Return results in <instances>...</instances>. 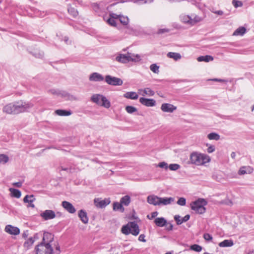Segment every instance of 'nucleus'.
I'll use <instances>...</instances> for the list:
<instances>
[{
  "label": "nucleus",
  "mask_w": 254,
  "mask_h": 254,
  "mask_svg": "<svg viewBox=\"0 0 254 254\" xmlns=\"http://www.w3.org/2000/svg\"><path fill=\"white\" fill-rule=\"evenodd\" d=\"M33 106V105L31 103L19 101L5 105L3 111L8 114H18L28 111Z\"/></svg>",
  "instance_id": "nucleus-1"
},
{
  "label": "nucleus",
  "mask_w": 254,
  "mask_h": 254,
  "mask_svg": "<svg viewBox=\"0 0 254 254\" xmlns=\"http://www.w3.org/2000/svg\"><path fill=\"white\" fill-rule=\"evenodd\" d=\"M210 161V157L205 154L194 151L190 156L189 163L196 166L203 165Z\"/></svg>",
  "instance_id": "nucleus-2"
},
{
  "label": "nucleus",
  "mask_w": 254,
  "mask_h": 254,
  "mask_svg": "<svg viewBox=\"0 0 254 254\" xmlns=\"http://www.w3.org/2000/svg\"><path fill=\"white\" fill-rule=\"evenodd\" d=\"M206 204L207 202L204 199L199 198L190 204L191 209L194 211L196 213L202 214L206 211L204 205Z\"/></svg>",
  "instance_id": "nucleus-3"
},
{
  "label": "nucleus",
  "mask_w": 254,
  "mask_h": 254,
  "mask_svg": "<svg viewBox=\"0 0 254 254\" xmlns=\"http://www.w3.org/2000/svg\"><path fill=\"white\" fill-rule=\"evenodd\" d=\"M118 62L122 63H127L129 61L132 62H138L140 61V57L139 55H134L129 53L127 54H120L116 58Z\"/></svg>",
  "instance_id": "nucleus-4"
},
{
  "label": "nucleus",
  "mask_w": 254,
  "mask_h": 254,
  "mask_svg": "<svg viewBox=\"0 0 254 254\" xmlns=\"http://www.w3.org/2000/svg\"><path fill=\"white\" fill-rule=\"evenodd\" d=\"M91 101L98 105L103 106L106 108H109L111 106L110 101L106 97L101 94H94L91 98Z\"/></svg>",
  "instance_id": "nucleus-5"
},
{
  "label": "nucleus",
  "mask_w": 254,
  "mask_h": 254,
  "mask_svg": "<svg viewBox=\"0 0 254 254\" xmlns=\"http://www.w3.org/2000/svg\"><path fill=\"white\" fill-rule=\"evenodd\" d=\"M36 254H52V247L49 244L40 243L35 248Z\"/></svg>",
  "instance_id": "nucleus-6"
},
{
  "label": "nucleus",
  "mask_w": 254,
  "mask_h": 254,
  "mask_svg": "<svg viewBox=\"0 0 254 254\" xmlns=\"http://www.w3.org/2000/svg\"><path fill=\"white\" fill-rule=\"evenodd\" d=\"M105 80L107 84L113 86L122 85L123 83V81L121 78L110 75H106Z\"/></svg>",
  "instance_id": "nucleus-7"
},
{
  "label": "nucleus",
  "mask_w": 254,
  "mask_h": 254,
  "mask_svg": "<svg viewBox=\"0 0 254 254\" xmlns=\"http://www.w3.org/2000/svg\"><path fill=\"white\" fill-rule=\"evenodd\" d=\"M40 216L45 220L53 219L56 217L55 212L52 210H46L40 214Z\"/></svg>",
  "instance_id": "nucleus-8"
},
{
  "label": "nucleus",
  "mask_w": 254,
  "mask_h": 254,
  "mask_svg": "<svg viewBox=\"0 0 254 254\" xmlns=\"http://www.w3.org/2000/svg\"><path fill=\"white\" fill-rule=\"evenodd\" d=\"M95 205L99 208H104L110 203L109 199L101 200V198H95L94 200Z\"/></svg>",
  "instance_id": "nucleus-9"
},
{
  "label": "nucleus",
  "mask_w": 254,
  "mask_h": 254,
  "mask_svg": "<svg viewBox=\"0 0 254 254\" xmlns=\"http://www.w3.org/2000/svg\"><path fill=\"white\" fill-rule=\"evenodd\" d=\"M161 109L164 112L173 113L177 109V107L172 104L163 103L161 105Z\"/></svg>",
  "instance_id": "nucleus-10"
},
{
  "label": "nucleus",
  "mask_w": 254,
  "mask_h": 254,
  "mask_svg": "<svg viewBox=\"0 0 254 254\" xmlns=\"http://www.w3.org/2000/svg\"><path fill=\"white\" fill-rule=\"evenodd\" d=\"M54 238V236L52 233L49 232H45L43 234L42 242L41 243L49 244L51 245V243L53 241Z\"/></svg>",
  "instance_id": "nucleus-11"
},
{
  "label": "nucleus",
  "mask_w": 254,
  "mask_h": 254,
  "mask_svg": "<svg viewBox=\"0 0 254 254\" xmlns=\"http://www.w3.org/2000/svg\"><path fill=\"white\" fill-rule=\"evenodd\" d=\"M140 103L147 107H153L155 106L156 102L154 99H147L143 97H141L139 99Z\"/></svg>",
  "instance_id": "nucleus-12"
},
{
  "label": "nucleus",
  "mask_w": 254,
  "mask_h": 254,
  "mask_svg": "<svg viewBox=\"0 0 254 254\" xmlns=\"http://www.w3.org/2000/svg\"><path fill=\"white\" fill-rule=\"evenodd\" d=\"M62 205V206L70 213H74L76 211V209L73 205L68 201H63Z\"/></svg>",
  "instance_id": "nucleus-13"
},
{
  "label": "nucleus",
  "mask_w": 254,
  "mask_h": 254,
  "mask_svg": "<svg viewBox=\"0 0 254 254\" xmlns=\"http://www.w3.org/2000/svg\"><path fill=\"white\" fill-rule=\"evenodd\" d=\"M129 225L130 227V233L134 236L138 235L139 233V229L136 222L135 221L130 222H129Z\"/></svg>",
  "instance_id": "nucleus-14"
},
{
  "label": "nucleus",
  "mask_w": 254,
  "mask_h": 254,
  "mask_svg": "<svg viewBox=\"0 0 254 254\" xmlns=\"http://www.w3.org/2000/svg\"><path fill=\"white\" fill-rule=\"evenodd\" d=\"M5 231L6 232L10 234L14 235H18L20 233V230L18 228L13 227L10 225L6 226Z\"/></svg>",
  "instance_id": "nucleus-15"
},
{
  "label": "nucleus",
  "mask_w": 254,
  "mask_h": 254,
  "mask_svg": "<svg viewBox=\"0 0 254 254\" xmlns=\"http://www.w3.org/2000/svg\"><path fill=\"white\" fill-rule=\"evenodd\" d=\"M147 202L153 205H159L160 197L154 195H149L147 198Z\"/></svg>",
  "instance_id": "nucleus-16"
},
{
  "label": "nucleus",
  "mask_w": 254,
  "mask_h": 254,
  "mask_svg": "<svg viewBox=\"0 0 254 254\" xmlns=\"http://www.w3.org/2000/svg\"><path fill=\"white\" fill-rule=\"evenodd\" d=\"M35 198L33 195H26L23 198V201L25 203H28V207H31L32 208L35 207V205L33 202L35 200Z\"/></svg>",
  "instance_id": "nucleus-17"
},
{
  "label": "nucleus",
  "mask_w": 254,
  "mask_h": 254,
  "mask_svg": "<svg viewBox=\"0 0 254 254\" xmlns=\"http://www.w3.org/2000/svg\"><path fill=\"white\" fill-rule=\"evenodd\" d=\"M89 79L91 81H101L104 79V78L101 74L93 72L90 74Z\"/></svg>",
  "instance_id": "nucleus-18"
},
{
  "label": "nucleus",
  "mask_w": 254,
  "mask_h": 254,
  "mask_svg": "<svg viewBox=\"0 0 254 254\" xmlns=\"http://www.w3.org/2000/svg\"><path fill=\"white\" fill-rule=\"evenodd\" d=\"M190 218V215L189 214L186 215L185 217L181 218V217L179 215H176L174 216V220L176 221L177 225H179L184 222L188 221Z\"/></svg>",
  "instance_id": "nucleus-19"
},
{
  "label": "nucleus",
  "mask_w": 254,
  "mask_h": 254,
  "mask_svg": "<svg viewBox=\"0 0 254 254\" xmlns=\"http://www.w3.org/2000/svg\"><path fill=\"white\" fill-rule=\"evenodd\" d=\"M78 217L80 218V220L84 224H87L88 222V217L87 213L84 210H80L78 212Z\"/></svg>",
  "instance_id": "nucleus-20"
},
{
  "label": "nucleus",
  "mask_w": 254,
  "mask_h": 254,
  "mask_svg": "<svg viewBox=\"0 0 254 254\" xmlns=\"http://www.w3.org/2000/svg\"><path fill=\"white\" fill-rule=\"evenodd\" d=\"M154 222L157 226L160 227H164L167 224V220L163 217L156 218Z\"/></svg>",
  "instance_id": "nucleus-21"
},
{
  "label": "nucleus",
  "mask_w": 254,
  "mask_h": 254,
  "mask_svg": "<svg viewBox=\"0 0 254 254\" xmlns=\"http://www.w3.org/2000/svg\"><path fill=\"white\" fill-rule=\"evenodd\" d=\"M253 169L250 166H243L241 167L239 171V174L240 175L246 174H251L253 172Z\"/></svg>",
  "instance_id": "nucleus-22"
},
{
  "label": "nucleus",
  "mask_w": 254,
  "mask_h": 254,
  "mask_svg": "<svg viewBox=\"0 0 254 254\" xmlns=\"http://www.w3.org/2000/svg\"><path fill=\"white\" fill-rule=\"evenodd\" d=\"M174 201L173 197H160L159 205H166Z\"/></svg>",
  "instance_id": "nucleus-23"
},
{
  "label": "nucleus",
  "mask_w": 254,
  "mask_h": 254,
  "mask_svg": "<svg viewBox=\"0 0 254 254\" xmlns=\"http://www.w3.org/2000/svg\"><path fill=\"white\" fill-rule=\"evenodd\" d=\"M124 97L130 99L136 100L138 98V95L135 92H127L124 95Z\"/></svg>",
  "instance_id": "nucleus-24"
},
{
  "label": "nucleus",
  "mask_w": 254,
  "mask_h": 254,
  "mask_svg": "<svg viewBox=\"0 0 254 254\" xmlns=\"http://www.w3.org/2000/svg\"><path fill=\"white\" fill-rule=\"evenodd\" d=\"M234 243L232 240H225L219 244L220 247H228L233 246Z\"/></svg>",
  "instance_id": "nucleus-25"
},
{
  "label": "nucleus",
  "mask_w": 254,
  "mask_h": 254,
  "mask_svg": "<svg viewBox=\"0 0 254 254\" xmlns=\"http://www.w3.org/2000/svg\"><path fill=\"white\" fill-rule=\"evenodd\" d=\"M197 61L198 62H209L213 60L212 56L210 55L202 56L198 57Z\"/></svg>",
  "instance_id": "nucleus-26"
},
{
  "label": "nucleus",
  "mask_w": 254,
  "mask_h": 254,
  "mask_svg": "<svg viewBox=\"0 0 254 254\" xmlns=\"http://www.w3.org/2000/svg\"><path fill=\"white\" fill-rule=\"evenodd\" d=\"M246 32V29L245 27L241 26L237 28L233 33V35L234 36H238L243 35Z\"/></svg>",
  "instance_id": "nucleus-27"
},
{
  "label": "nucleus",
  "mask_w": 254,
  "mask_h": 254,
  "mask_svg": "<svg viewBox=\"0 0 254 254\" xmlns=\"http://www.w3.org/2000/svg\"><path fill=\"white\" fill-rule=\"evenodd\" d=\"M167 57L173 59L175 61H178L181 59V55L178 53L169 52L167 54Z\"/></svg>",
  "instance_id": "nucleus-28"
},
{
  "label": "nucleus",
  "mask_w": 254,
  "mask_h": 254,
  "mask_svg": "<svg viewBox=\"0 0 254 254\" xmlns=\"http://www.w3.org/2000/svg\"><path fill=\"white\" fill-rule=\"evenodd\" d=\"M59 94V96H61L62 97L66 98L67 99L71 100H76V98L75 97H73L72 95H70L69 93H67L64 91H60V92H58Z\"/></svg>",
  "instance_id": "nucleus-29"
},
{
  "label": "nucleus",
  "mask_w": 254,
  "mask_h": 254,
  "mask_svg": "<svg viewBox=\"0 0 254 254\" xmlns=\"http://www.w3.org/2000/svg\"><path fill=\"white\" fill-rule=\"evenodd\" d=\"M122 204L121 202L120 203L118 202H114L113 204V209L116 211L119 210L121 212H124L125 208Z\"/></svg>",
  "instance_id": "nucleus-30"
},
{
  "label": "nucleus",
  "mask_w": 254,
  "mask_h": 254,
  "mask_svg": "<svg viewBox=\"0 0 254 254\" xmlns=\"http://www.w3.org/2000/svg\"><path fill=\"white\" fill-rule=\"evenodd\" d=\"M55 113L57 115L61 116H66L71 114V111L64 110H57Z\"/></svg>",
  "instance_id": "nucleus-31"
},
{
  "label": "nucleus",
  "mask_w": 254,
  "mask_h": 254,
  "mask_svg": "<svg viewBox=\"0 0 254 254\" xmlns=\"http://www.w3.org/2000/svg\"><path fill=\"white\" fill-rule=\"evenodd\" d=\"M120 202L123 204L128 206L130 202V197L129 195H126L121 199Z\"/></svg>",
  "instance_id": "nucleus-32"
},
{
  "label": "nucleus",
  "mask_w": 254,
  "mask_h": 254,
  "mask_svg": "<svg viewBox=\"0 0 254 254\" xmlns=\"http://www.w3.org/2000/svg\"><path fill=\"white\" fill-rule=\"evenodd\" d=\"M9 190L11 192L12 196L17 198L21 196V193L19 190L15 189L10 188Z\"/></svg>",
  "instance_id": "nucleus-33"
},
{
  "label": "nucleus",
  "mask_w": 254,
  "mask_h": 254,
  "mask_svg": "<svg viewBox=\"0 0 254 254\" xmlns=\"http://www.w3.org/2000/svg\"><path fill=\"white\" fill-rule=\"evenodd\" d=\"M68 12L73 17H76L78 14L77 10L74 7H71V5H69L68 7Z\"/></svg>",
  "instance_id": "nucleus-34"
},
{
  "label": "nucleus",
  "mask_w": 254,
  "mask_h": 254,
  "mask_svg": "<svg viewBox=\"0 0 254 254\" xmlns=\"http://www.w3.org/2000/svg\"><path fill=\"white\" fill-rule=\"evenodd\" d=\"M31 54L36 58L42 59L44 57V52L39 50H35L31 52Z\"/></svg>",
  "instance_id": "nucleus-35"
},
{
  "label": "nucleus",
  "mask_w": 254,
  "mask_h": 254,
  "mask_svg": "<svg viewBox=\"0 0 254 254\" xmlns=\"http://www.w3.org/2000/svg\"><path fill=\"white\" fill-rule=\"evenodd\" d=\"M122 232L125 235H128L130 233V227L129 225V223L125 226H123L122 228Z\"/></svg>",
  "instance_id": "nucleus-36"
},
{
  "label": "nucleus",
  "mask_w": 254,
  "mask_h": 254,
  "mask_svg": "<svg viewBox=\"0 0 254 254\" xmlns=\"http://www.w3.org/2000/svg\"><path fill=\"white\" fill-rule=\"evenodd\" d=\"M207 137L210 140H218L220 139V135L215 132L208 134Z\"/></svg>",
  "instance_id": "nucleus-37"
},
{
  "label": "nucleus",
  "mask_w": 254,
  "mask_h": 254,
  "mask_svg": "<svg viewBox=\"0 0 254 254\" xmlns=\"http://www.w3.org/2000/svg\"><path fill=\"white\" fill-rule=\"evenodd\" d=\"M181 19L183 22L191 24V22L192 21V16L190 15L182 16Z\"/></svg>",
  "instance_id": "nucleus-38"
},
{
  "label": "nucleus",
  "mask_w": 254,
  "mask_h": 254,
  "mask_svg": "<svg viewBox=\"0 0 254 254\" xmlns=\"http://www.w3.org/2000/svg\"><path fill=\"white\" fill-rule=\"evenodd\" d=\"M9 160V158L7 155L3 154H0V164L6 163Z\"/></svg>",
  "instance_id": "nucleus-39"
},
{
  "label": "nucleus",
  "mask_w": 254,
  "mask_h": 254,
  "mask_svg": "<svg viewBox=\"0 0 254 254\" xmlns=\"http://www.w3.org/2000/svg\"><path fill=\"white\" fill-rule=\"evenodd\" d=\"M35 240L32 237L30 238L24 243V246L25 248H29L34 242Z\"/></svg>",
  "instance_id": "nucleus-40"
},
{
  "label": "nucleus",
  "mask_w": 254,
  "mask_h": 254,
  "mask_svg": "<svg viewBox=\"0 0 254 254\" xmlns=\"http://www.w3.org/2000/svg\"><path fill=\"white\" fill-rule=\"evenodd\" d=\"M202 247L197 245V244H194L190 246V249L191 250L194 251L195 252H199L202 250Z\"/></svg>",
  "instance_id": "nucleus-41"
},
{
  "label": "nucleus",
  "mask_w": 254,
  "mask_h": 254,
  "mask_svg": "<svg viewBox=\"0 0 254 254\" xmlns=\"http://www.w3.org/2000/svg\"><path fill=\"white\" fill-rule=\"evenodd\" d=\"M120 21L121 23H122L124 25H127L129 21L128 18L127 17H125L122 15H120L119 17Z\"/></svg>",
  "instance_id": "nucleus-42"
},
{
  "label": "nucleus",
  "mask_w": 254,
  "mask_h": 254,
  "mask_svg": "<svg viewBox=\"0 0 254 254\" xmlns=\"http://www.w3.org/2000/svg\"><path fill=\"white\" fill-rule=\"evenodd\" d=\"M126 110L128 113L132 114L133 113L137 111V109L131 106H127L126 107Z\"/></svg>",
  "instance_id": "nucleus-43"
},
{
  "label": "nucleus",
  "mask_w": 254,
  "mask_h": 254,
  "mask_svg": "<svg viewBox=\"0 0 254 254\" xmlns=\"http://www.w3.org/2000/svg\"><path fill=\"white\" fill-rule=\"evenodd\" d=\"M192 21L191 22V25H194L196 23L200 21L201 18L197 15H192Z\"/></svg>",
  "instance_id": "nucleus-44"
},
{
  "label": "nucleus",
  "mask_w": 254,
  "mask_h": 254,
  "mask_svg": "<svg viewBox=\"0 0 254 254\" xmlns=\"http://www.w3.org/2000/svg\"><path fill=\"white\" fill-rule=\"evenodd\" d=\"M159 66L156 64H152L150 66V70L155 73H158L159 72Z\"/></svg>",
  "instance_id": "nucleus-45"
},
{
  "label": "nucleus",
  "mask_w": 254,
  "mask_h": 254,
  "mask_svg": "<svg viewBox=\"0 0 254 254\" xmlns=\"http://www.w3.org/2000/svg\"><path fill=\"white\" fill-rule=\"evenodd\" d=\"M169 169L172 171H176L180 168V166L178 164H171L169 166Z\"/></svg>",
  "instance_id": "nucleus-46"
},
{
  "label": "nucleus",
  "mask_w": 254,
  "mask_h": 254,
  "mask_svg": "<svg viewBox=\"0 0 254 254\" xmlns=\"http://www.w3.org/2000/svg\"><path fill=\"white\" fill-rule=\"evenodd\" d=\"M143 92L145 94L149 96H153L154 94V92L149 88H145Z\"/></svg>",
  "instance_id": "nucleus-47"
},
{
  "label": "nucleus",
  "mask_w": 254,
  "mask_h": 254,
  "mask_svg": "<svg viewBox=\"0 0 254 254\" xmlns=\"http://www.w3.org/2000/svg\"><path fill=\"white\" fill-rule=\"evenodd\" d=\"M232 3L235 7H241L243 5L242 1L237 0H233Z\"/></svg>",
  "instance_id": "nucleus-48"
},
{
  "label": "nucleus",
  "mask_w": 254,
  "mask_h": 254,
  "mask_svg": "<svg viewBox=\"0 0 254 254\" xmlns=\"http://www.w3.org/2000/svg\"><path fill=\"white\" fill-rule=\"evenodd\" d=\"M186 203V200L184 197L180 198L177 201L178 204L181 205V206L185 205Z\"/></svg>",
  "instance_id": "nucleus-49"
},
{
  "label": "nucleus",
  "mask_w": 254,
  "mask_h": 254,
  "mask_svg": "<svg viewBox=\"0 0 254 254\" xmlns=\"http://www.w3.org/2000/svg\"><path fill=\"white\" fill-rule=\"evenodd\" d=\"M61 170L63 171H66L67 173H72L74 172L75 169L72 168V167L64 168L63 167H61Z\"/></svg>",
  "instance_id": "nucleus-50"
},
{
  "label": "nucleus",
  "mask_w": 254,
  "mask_h": 254,
  "mask_svg": "<svg viewBox=\"0 0 254 254\" xmlns=\"http://www.w3.org/2000/svg\"><path fill=\"white\" fill-rule=\"evenodd\" d=\"M107 22L111 26H115V27L117 26V24H116L115 19H114L113 18H111L110 17L108 19Z\"/></svg>",
  "instance_id": "nucleus-51"
},
{
  "label": "nucleus",
  "mask_w": 254,
  "mask_h": 254,
  "mask_svg": "<svg viewBox=\"0 0 254 254\" xmlns=\"http://www.w3.org/2000/svg\"><path fill=\"white\" fill-rule=\"evenodd\" d=\"M61 252V251H60V247L59 246V245H58L57 246H56V248H55V250H54L53 249H52V254H60Z\"/></svg>",
  "instance_id": "nucleus-52"
},
{
  "label": "nucleus",
  "mask_w": 254,
  "mask_h": 254,
  "mask_svg": "<svg viewBox=\"0 0 254 254\" xmlns=\"http://www.w3.org/2000/svg\"><path fill=\"white\" fill-rule=\"evenodd\" d=\"M203 238L207 241H209L212 240V237L211 235L208 233H205L203 235Z\"/></svg>",
  "instance_id": "nucleus-53"
},
{
  "label": "nucleus",
  "mask_w": 254,
  "mask_h": 254,
  "mask_svg": "<svg viewBox=\"0 0 254 254\" xmlns=\"http://www.w3.org/2000/svg\"><path fill=\"white\" fill-rule=\"evenodd\" d=\"M158 166L160 168H165L166 169H167L168 167L167 163L165 162H162L159 163Z\"/></svg>",
  "instance_id": "nucleus-54"
},
{
  "label": "nucleus",
  "mask_w": 254,
  "mask_h": 254,
  "mask_svg": "<svg viewBox=\"0 0 254 254\" xmlns=\"http://www.w3.org/2000/svg\"><path fill=\"white\" fill-rule=\"evenodd\" d=\"M121 15H118L116 13H114L113 12L110 13L109 16L111 18H113L114 19H118L119 18Z\"/></svg>",
  "instance_id": "nucleus-55"
},
{
  "label": "nucleus",
  "mask_w": 254,
  "mask_h": 254,
  "mask_svg": "<svg viewBox=\"0 0 254 254\" xmlns=\"http://www.w3.org/2000/svg\"><path fill=\"white\" fill-rule=\"evenodd\" d=\"M157 215H158V212L157 211H155V212H153L151 213V216H150L149 215H148L147 216V217L149 219H152L154 218H155V217H156L157 216Z\"/></svg>",
  "instance_id": "nucleus-56"
},
{
  "label": "nucleus",
  "mask_w": 254,
  "mask_h": 254,
  "mask_svg": "<svg viewBox=\"0 0 254 254\" xmlns=\"http://www.w3.org/2000/svg\"><path fill=\"white\" fill-rule=\"evenodd\" d=\"M169 31H170L169 29H167V28L160 29L158 30L157 33L158 34H161L164 33L165 32H169Z\"/></svg>",
  "instance_id": "nucleus-57"
},
{
  "label": "nucleus",
  "mask_w": 254,
  "mask_h": 254,
  "mask_svg": "<svg viewBox=\"0 0 254 254\" xmlns=\"http://www.w3.org/2000/svg\"><path fill=\"white\" fill-rule=\"evenodd\" d=\"M215 146L210 145V146H209L208 147L207 150L209 153H212L213 152H214L215 151Z\"/></svg>",
  "instance_id": "nucleus-58"
},
{
  "label": "nucleus",
  "mask_w": 254,
  "mask_h": 254,
  "mask_svg": "<svg viewBox=\"0 0 254 254\" xmlns=\"http://www.w3.org/2000/svg\"><path fill=\"white\" fill-rule=\"evenodd\" d=\"M166 230L167 231H171L173 230V225L170 223H167V225H166Z\"/></svg>",
  "instance_id": "nucleus-59"
},
{
  "label": "nucleus",
  "mask_w": 254,
  "mask_h": 254,
  "mask_svg": "<svg viewBox=\"0 0 254 254\" xmlns=\"http://www.w3.org/2000/svg\"><path fill=\"white\" fill-rule=\"evenodd\" d=\"M50 92L53 95H59L58 92H60V90L53 89L50 90Z\"/></svg>",
  "instance_id": "nucleus-60"
},
{
  "label": "nucleus",
  "mask_w": 254,
  "mask_h": 254,
  "mask_svg": "<svg viewBox=\"0 0 254 254\" xmlns=\"http://www.w3.org/2000/svg\"><path fill=\"white\" fill-rule=\"evenodd\" d=\"M138 240L143 242H145L146 240L145 239V235L141 234L138 237Z\"/></svg>",
  "instance_id": "nucleus-61"
},
{
  "label": "nucleus",
  "mask_w": 254,
  "mask_h": 254,
  "mask_svg": "<svg viewBox=\"0 0 254 254\" xmlns=\"http://www.w3.org/2000/svg\"><path fill=\"white\" fill-rule=\"evenodd\" d=\"M22 182H19L13 183V186L17 188H20L22 186Z\"/></svg>",
  "instance_id": "nucleus-62"
},
{
  "label": "nucleus",
  "mask_w": 254,
  "mask_h": 254,
  "mask_svg": "<svg viewBox=\"0 0 254 254\" xmlns=\"http://www.w3.org/2000/svg\"><path fill=\"white\" fill-rule=\"evenodd\" d=\"M28 236V231H24L22 234V237L24 239L27 238Z\"/></svg>",
  "instance_id": "nucleus-63"
},
{
  "label": "nucleus",
  "mask_w": 254,
  "mask_h": 254,
  "mask_svg": "<svg viewBox=\"0 0 254 254\" xmlns=\"http://www.w3.org/2000/svg\"><path fill=\"white\" fill-rule=\"evenodd\" d=\"M213 12L219 15H222L223 14V11L222 10H217L213 11Z\"/></svg>",
  "instance_id": "nucleus-64"
}]
</instances>
